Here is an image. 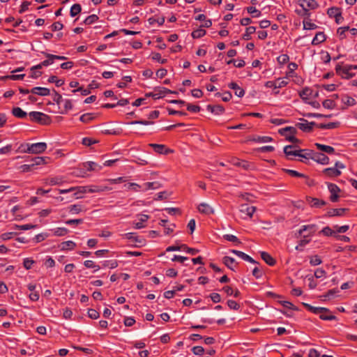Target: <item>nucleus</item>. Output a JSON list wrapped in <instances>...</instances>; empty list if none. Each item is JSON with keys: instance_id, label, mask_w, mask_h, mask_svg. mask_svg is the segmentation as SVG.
Masks as SVG:
<instances>
[{"instance_id": "5701e85b", "label": "nucleus", "mask_w": 357, "mask_h": 357, "mask_svg": "<svg viewBox=\"0 0 357 357\" xmlns=\"http://www.w3.org/2000/svg\"><path fill=\"white\" fill-rule=\"evenodd\" d=\"M326 39V35L324 32H318L316 33L315 36L314 37L312 45H319L323 42H324Z\"/></svg>"}, {"instance_id": "a878e982", "label": "nucleus", "mask_w": 357, "mask_h": 357, "mask_svg": "<svg viewBox=\"0 0 357 357\" xmlns=\"http://www.w3.org/2000/svg\"><path fill=\"white\" fill-rule=\"evenodd\" d=\"M315 146L319 151L327 153L328 154L335 153V149L331 146L324 145L319 143H316Z\"/></svg>"}, {"instance_id": "774afa93", "label": "nucleus", "mask_w": 357, "mask_h": 357, "mask_svg": "<svg viewBox=\"0 0 357 357\" xmlns=\"http://www.w3.org/2000/svg\"><path fill=\"white\" fill-rule=\"evenodd\" d=\"M88 316L92 319H97L100 317V314L94 309H89L88 310Z\"/></svg>"}, {"instance_id": "bb28decb", "label": "nucleus", "mask_w": 357, "mask_h": 357, "mask_svg": "<svg viewBox=\"0 0 357 357\" xmlns=\"http://www.w3.org/2000/svg\"><path fill=\"white\" fill-rule=\"evenodd\" d=\"M96 118V114L93 113H86L82 114L79 117L80 121H82L84 123H89L93 120H94Z\"/></svg>"}, {"instance_id": "dca6fc26", "label": "nucleus", "mask_w": 357, "mask_h": 357, "mask_svg": "<svg viewBox=\"0 0 357 357\" xmlns=\"http://www.w3.org/2000/svg\"><path fill=\"white\" fill-rule=\"evenodd\" d=\"M198 211L205 215H211L214 213L213 208L206 203H201L198 206Z\"/></svg>"}, {"instance_id": "2eb2a0df", "label": "nucleus", "mask_w": 357, "mask_h": 357, "mask_svg": "<svg viewBox=\"0 0 357 357\" xmlns=\"http://www.w3.org/2000/svg\"><path fill=\"white\" fill-rule=\"evenodd\" d=\"M31 93H32L33 94H37V95L41 96H47L50 94V91L47 88L36 86V87H33L31 90Z\"/></svg>"}, {"instance_id": "e2e57ef3", "label": "nucleus", "mask_w": 357, "mask_h": 357, "mask_svg": "<svg viewBox=\"0 0 357 357\" xmlns=\"http://www.w3.org/2000/svg\"><path fill=\"white\" fill-rule=\"evenodd\" d=\"M187 110L193 113H197L201 110V107L198 105H194L190 103H187Z\"/></svg>"}, {"instance_id": "f03ea898", "label": "nucleus", "mask_w": 357, "mask_h": 357, "mask_svg": "<svg viewBox=\"0 0 357 357\" xmlns=\"http://www.w3.org/2000/svg\"><path fill=\"white\" fill-rule=\"evenodd\" d=\"M350 67H351V65H346L342 67L341 65L338 63L335 67V72L337 75L341 76L342 78L349 79L355 75V73H351L353 68Z\"/></svg>"}, {"instance_id": "ddd939ff", "label": "nucleus", "mask_w": 357, "mask_h": 357, "mask_svg": "<svg viewBox=\"0 0 357 357\" xmlns=\"http://www.w3.org/2000/svg\"><path fill=\"white\" fill-rule=\"evenodd\" d=\"M317 226L316 225H303L302 227L299 229L298 231V236H302L303 233L305 231H309V234L307 236H312L313 235L316 231Z\"/></svg>"}, {"instance_id": "bf43d9fd", "label": "nucleus", "mask_w": 357, "mask_h": 357, "mask_svg": "<svg viewBox=\"0 0 357 357\" xmlns=\"http://www.w3.org/2000/svg\"><path fill=\"white\" fill-rule=\"evenodd\" d=\"M43 54L47 58V59L42 62V65H43V66H47L54 62V59L50 57L53 56V54L45 52H43Z\"/></svg>"}, {"instance_id": "49530a36", "label": "nucleus", "mask_w": 357, "mask_h": 357, "mask_svg": "<svg viewBox=\"0 0 357 357\" xmlns=\"http://www.w3.org/2000/svg\"><path fill=\"white\" fill-rule=\"evenodd\" d=\"M342 101L347 106H353L356 104L355 99L348 96H343Z\"/></svg>"}, {"instance_id": "052dcab7", "label": "nucleus", "mask_w": 357, "mask_h": 357, "mask_svg": "<svg viewBox=\"0 0 357 357\" xmlns=\"http://www.w3.org/2000/svg\"><path fill=\"white\" fill-rule=\"evenodd\" d=\"M181 247H182L183 250L185 251L186 252H188L192 255H195L197 253L199 252V250L195 249V248H188L185 244H182Z\"/></svg>"}, {"instance_id": "0e129e2a", "label": "nucleus", "mask_w": 357, "mask_h": 357, "mask_svg": "<svg viewBox=\"0 0 357 357\" xmlns=\"http://www.w3.org/2000/svg\"><path fill=\"white\" fill-rule=\"evenodd\" d=\"M223 238L228 241H231V242H234V243H241V241H239V239L236 236L232 235V234H225L223 236Z\"/></svg>"}, {"instance_id": "f8f14e48", "label": "nucleus", "mask_w": 357, "mask_h": 357, "mask_svg": "<svg viewBox=\"0 0 357 357\" xmlns=\"http://www.w3.org/2000/svg\"><path fill=\"white\" fill-rule=\"evenodd\" d=\"M306 199L312 207L321 208L326 204V202L324 200L319 199L318 198L307 197Z\"/></svg>"}, {"instance_id": "69168bd1", "label": "nucleus", "mask_w": 357, "mask_h": 357, "mask_svg": "<svg viewBox=\"0 0 357 357\" xmlns=\"http://www.w3.org/2000/svg\"><path fill=\"white\" fill-rule=\"evenodd\" d=\"M68 230L66 228L59 227L54 231V235L56 236H63L68 233Z\"/></svg>"}, {"instance_id": "79ce46f5", "label": "nucleus", "mask_w": 357, "mask_h": 357, "mask_svg": "<svg viewBox=\"0 0 357 357\" xmlns=\"http://www.w3.org/2000/svg\"><path fill=\"white\" fill-rule=\"evenodd\" d=\"M122 236L124 238L129 239V240H132L134 242L139 243H142V240H140L139 238V237L136 236L135 233H132V232L126 233V234H123Z\"/></svg>"}, {"instance_id": "1a4fd4ad", "label": "nucleus", "mask_w": 357, "mask_h": 357, "mask_svg": "<svg viewBox=\"0 0 357 357\" xmlns=\"http://www.w3.org/2000/svg\"><path fill=\"white\" fill-rule=\"evenodd\" d=\"M164 87H162V86L155 87L154 92L146 93L145 94V96L146 97H152L155 100L162 98L167 94L162 90H161Z\"/></svg>"}, {"instance_id": "13d9d810", "label": "nucleus", "mask_w": 357, "mask_h": 357, "mask_svg": "<svg viewBox=\"0 0 357 357\" xmlns=\"http://www.w3.org/2000/svg\"><path fill=\"white\" fill-rule=\"evenodd\" d=\"M303 29H304L312 30V29H315L317 28V26L315 24L311 22L310 21H307V20H304L303 21Z\"/></svg>"}, {"instance_id": "9b49d317", "label": "nucleus", "mask_w": 357, "mask_h": 357, "mask_svg": "<svg viewBox=\"0 0 357 357\" xmlns=\"http://www.w3.org/2000/svg\"><path fill=\"white\" fill-rule=\"evenodd\" d=\"M149 146L153 149L155 152L160 154L167 155L169 153L172 152V150L167 149L166 146L163 144H150Z\"/></svg>"}, {"instance_id": "a19ab883", "label": "nucleus", "mask_w": 357, "mask_h": 357, "mask_svg": "<svg viewBox=\"0 0 357 357\" xmlns=\"http://www.w3.org/2000/svg\"><path fill=\"white\" fill-rule=\"evenodd\" d=\"M246 10L248 13L252 15V17H259L261 15V11L256 9L255 6H248L246 8Z\"/></svg>"}, {"instance_id": "f257e3e1", "label": "nucleus", "mask_w": 357, "mask_h": 357, "mask_svg": "<svg viewBox=\"0 0 357 357\" xmlns=\"http://www.w3.org/2000/svg\"><path fill=\"white\" fill-rule=\"evenodd\" d=\"M29 115L31 121L41 125H50L52 122L50 116L40 112H31Z\"/></svg>"}, {"instance_id": "09e8293b", "label": "nucleus", "mask_w": 357, "mask_h": 357, "mask_svg": "<svg viewBox=\"0 0 357 357\" xmlns=\"http://www.w3.org/2000/svg\"><path fill=\"white\" fill-rule=\"evenodd\" d=\"M24 76H25L24 74L11 75L4 76L1 79H3V80H6V79L21 80V79H24Z\"/></svg>"}, {"instance_id": "412c9836", "label": "nucleus", "mask_w": 357, "mask_h": 357, "mask_svg": "<svg viewBox=\"0 0 357 357\" xmlns=\"http://www.w3.org/2000/svg\"><path fill=\"white\" fill-rule=\"evenodd\" d=\"M83 167L88 171H99L102 167L94 162H86L82 164Z\"/></svg>"}, {"instance_id": "603ef678", "label": "nucleus", "mask_w": 357, "mask_h": 357, "mask_svg": "<svg viewBox=\"0 0 357 357\" xmlns=\"http://www.w3.org/2000/svg\"><path fill=\"white\" fill-rule=\"evenodd\" d=\"M98 19L99 17H98V15H91L84 20V23L85 24L89 25L98 21Z\"/></svg>"}, {"instance_id": "4468645a", "label": "nucleus", "mask_w": 357, "mask_h": 357, "mask_svg": "<svg viewBox=\"0 0 357 357\" xmlns=\"http://www.w3.org/2000/svg\"><path fill=\"white\" fill-rule=\"evenodd\" d=\"M299 6L301 7V10L296 9L295 12L298 15H300L301 17H304V20H309L310 16V13L309 11V9L307 8L303 3H300Z\"/></svg>"}, {"instance_id": "c03bdc74", "label": "nucleus", "mask_w": 357, "mask_h": 357, "mask_svg": "<svg viewBox=\"0 0 357 357\" xmlns=\"http://www.w3.org/2000/svg\"><path fill=\"white\" fill-rule=\"evenodd\" d=\"M82 10V7L79 4L75 3L70 8V14L72 17H75L78 15Z\"/></svg>"}, {"instance_id": "c756f323", "label": "nucleus", "mask_w": 357, "mask_h": 357, "mask_svg": "<svg viewBox=\"0 0 357 357\" xmlns=\"http://www.w3.org/2000/svg\"><path fill=\"white\" fill-rule=\"evenodd\" d=\"M319 128L321 129H334L338 127V122H331L328 123H319L316 125Z\"/></svg>"}, {"instance_id": "b1692460", "label": "nucleus", "mask_w": 357, "mask_h": 357, "mask_svg": "<svg viewBox=\"0 0 357 357\" xmlns=\"http://www.w3.org/2000/svg\"><path fill=\"white\" fill-rule=\"evenodd\" d=\"M229 87L235 91V95L238 97H243L245 94V91L241 88L236 82H231L229 84Z\"/></svg>"}, {"instance_id": "7c9ffc66", "label": "nucleus", "mask_w": 357, "mask_h": 357, "mask_svg": "<svg viewBox=\"0 0 357 357\" xmlns=\"http://www.w3.org/2000/svg\"><path fill=\"white\" fill-rule=\"evenodd\" d=\"M288 132L291 135H295L297 132L296 128L291 127V126H288V127H285L284 128H281L278 131V132L282 136H286V133H287Z\"/></svg>"}, {"instance_id": "c85d7f7f", "label": "nucleus", "mask_w": 357, "mask_h": 357, "mask_svg": "<svg viewBox=\"0 0 357 357\" xmlns=\"http://www.w3.org/2000/svg\"><path fill=\"white\" fill-rule=\"evenodd\" d=\"M76 246L75 243L72 241H64L61 243L60 248L61 250H73Z\"/></svg>"}, {"instance_id": "2f4dec72", "label": "nucleus", "mask_w": 357, "mask_h": 357, "mask_svg": "<svg viewBox=\"0 0 357 357\" xmlns=\"http://www.w3.org/2000/svg\"><path fill=\"white\" fill-rule=\"evenodd\" d=\"M282 171L293 177L307 178V176L306 175H305L302 173H300L296 170H292V169H282Z\"/></svg>"}, {"instance_id": "3c124183", "label": "nucleus", "mask_w": 357, "mask_h": 357, "mask_svg": "<svg viewBox=\"0 0 357 357\" xmlns=\"http://www.w3.org/2000/svg\"><path fill=\"white\" fill-rule=\"evenodd\" d=\"M322 105L324 108L326 109H334L335 107V103L333 100L326 99L323 101Z\"/></svg>"}, {"instance_id": "a211bd4d", "label": "nucleus", "mask_w": 357, "mask_h": 357, "mask_svg": "<svg viewBox=\"0 0 357 357\" xmlns=\"http://www.w3.org/2000/svg\"><path fill=\"white\" fill-rule=\"evenodd\" d=\"M206 108H207V110H208L211 112L214 113L217 115L222 114L225 112L224 107L220 105H208Z\"/></svg>"}, {"instance_id": "393cba45", "label": "nucleus", "mask_w": 357, "mask_h": 357, "mask_svg": "<svg viewBox=\"0 0 357 357\" xmlns=\"http://www.w3.org/2000/svg\"><path fill=\"white\" fill-rule=\"evenodd\" d=\"M300 155L299 157L308 160L312 159L314 155V151L310 149H299Z\"/></svg>"}, {"instance_id": "e433bc0d", "label": "nucleus", "mask_w": 357, "mask_h": 357, "mask_svg": "<svg viewBox=\"0 0 357 357\" xmlns=\"http://www.w3.org/2000/svg\"><path fill=\"white\" fill-rule=\"evenodd\" d=\"M341 13V9L337 7H331L328 9L327 14L330 17H335V16L337 15V17H340V13Z\"/></svg>"}, {"instance_id": "4c0bfd02", "label": "nucleus", "mask_w": 357, "mask_h": 357, "mask_svg": "<svg viewBox=\"0 0 357 357\" xmlns=\"http://www.w3.org/2000/svg\"><path fill=\"white\" fill-rule=\"evenodd\" d=\"M251 140L255 142L266 143L272 142L273 138L268 136H257L256 137L252 138Z\"/></svg>"}, {"instance_id": "4be33fe9", "label": "nucleus", "mask_w": 357, "mask_h": 357, "mask_svg": "<svg viewBox=\"0 0 357 357\" xmlns=\"http://www.w3.org/2000/svg\"><path fill=\"white\" fill-rule=\"evenodd\" d=\"M347 209L346 208H332L329 210L326 214V217H333V216H342L344 213Z\"/></svg>"}, {"instance_id": "8fccbe9b", "label": "nucleus", "mask_w": 357, "mask_h": 357, "mask_svg": "<svg viewBox=\"0 0 357 357\" xmlns=\"http://www.w3.org/2000/svg\"><path fill=\"white\" fill-rule=\"evenodd\" d=\"M106 190H108L107 187H100L98 185H92L89 187L88 192H103Z\"/></svg>"}, {"instance_id": "58836bf2", "label": "nucleus", "mask_w": 357, "mask_h": 357, "mask_svg": "<svg viewBox=\"0 0 357 357\" xmlns=\"http://www.w3.org/2000/svg\"><path fill=\"white\" fill-rule=\"evenodd\" d=\"M300 1L305 2L308 9L315 10L319 7V3L315 0H301Z\"/></svg>"}, {"instance_id": "72a5a7b5", "label": "nucleus", "mask_w": 357, "mask_h": 357, "mask_svg": "<svg viewBox=\"0 0 357 357\" xmlns=\"http://www.w3.org/2000/svg\"><path fill=\"white\" fill-rule=\"evenodd\" d=\"M139 222L135 223V228L136 229H142L145 227V225L143 224L144 222H146L149 218V215H140Z\"/></svg>"}, {"instance_id": "39448f33", "label": "nucleus", "mask_w": 357, "mask_h": 357, "mask_svg": "<svg viewBox=\"0 0 357 357\" xmlns=\"http://www.w3.org/2000/svg\"><path fill=\"white\" fill-rule=\"evenodd\" d=\"M300 121L303 122L296 123V126L300 130H301L303 132H311L313 130V126L316 125L315 122H308L307 120L304 119H301Z\"/></svg>"}, {"instance_id": "aec40b11", "label": "nucleus", "mask_w": 357, "mask_h": 357, "mask_svg": "<svg viewBox=\"0 0 357 357\" xmlns=\"http://www.w3.org/2000/svg\"><path fill=\"white\" fill-rule=\"evenodd\" d=\"M261 257L269 266H274L276 263L275 259L266 252H261Z\"/></svg>"}, {"instance_id": "680f3d73", "label": "nucleus", "mask_w": 357, "mask_h": 357, "mask_svg": "<svg viewBox=\"0 0 357 357\" xmlns=\"http://www.w3.org/2000/svg\"><path fill=\"white\" fill-rule=\"evenodd\" d=\"M82 144L86 146H90L92 144L98 143V141L90 137H84L82 139Z\"/></svg>"}, {"instance_id": "0eeeda50", "label": "nucleus", "mask_w": 357, "mask_h": 357, "mask_svg": "<svg viewBox=\"0 0 357 357\" xmlns=\"http://www.w3.org/2000/svg\"><path fill=\"white\" fill-rule=\"evenodd\" d=\"M255 211V206H250L248 204H243L240 206L239 211L245 214L246 217L252 218Z\"/></svg>"}, {"instance_id": "ea45409f", "label": "nucleus", "mask_w": 357, "mask_h": 357, "mask_svg": "<svg viewBox=\"0 0 357 357\" xmlns=\"http://www.w3.org/2000/svg\"><path fill=\"white\" fill-rule=\"evenodd\" d=\"M48 82L50 83H55L57 87L61 86L64 84V80L61 79H58V77L55 75H52L48 79Z\"/></svg>"}, {"instance_id": "473e14b6", "label": "nucleus", "mask_w": 357, "mask_h": 357, "mask_svg": "<svg viewBox=\"0 0 357 357\" xmlns=\"http://www.w3.org/2000/svg\"><path fill=\"white\" fill-rule=\"evenodd\" d=\"M256 31V28L253 26H250L246 28L245 33L243 35L242 38L245 40H249L251 39V34L254 33Z\"/></svg>"}, {"instance_id": "cd10ccee", "label": "nucleus", "mask_w": 357, "mask_h": 357, "mask_svg": "<svg viewBox=\"0 0 357 357\" xmlns=\"http://www.w3.org/2000/svg\"><path fill=\"white\" fill-rule=\"evenodd\" d=\"M12 114L14 116L19 119H24L27 116V113L23 111L20 107H13L12 109Z\"/></svg>"}, {"instance_id": "20e7f679", "label": "nucleus", "mask_w": 357, "mask_h": 357, "mask_svg": "<svg viewBox=\"0 0 357 357\" xmlns=\"http://www.w3.org/2000/svg\"><path fill=\"white\" fill-rule=\"evenodd\" d=\"M47 149V144L45 142H38L30 144V148H27L29 153L40 154L43 153Z\"/></svg>"}, {"instance_id": "338daca9", "label": "nucleus", "mask_w": 357, "mask_h": 357, "mask_svg": "<svg viewBox=\"0 0 357 357\" xmlns=\"http://www.w3.org/2000/svg\"><path fill=\"white\" fill-rule=\"evenodd\" d=\"M322 263L321 259L318 255H314L310 258V264L312 266H317Z\"/></svg>"}, {"instance_id": "7ed1b4c3", "label": "nucleus", "mask_w": 357, "mask_h": 357, "mask_svg": "<svg viewBox=\"0 0 357 357\" xmlns=\"http://www.w3.org/2000/svg\"><path fill=\"white\" fill-rule=\"evenodd\" d=\"M298 146L296 144L287 145L284 147V153L288 160H293L295 156L300 155Z\"/></svg>"}, {"instance_id": "6e6552de", "label": "nucleus", "mask_w": 357, "mask_h": 357, "mask_svg": "<svg viewBox=\"0 0 357 357\" xmlns=\"http://www.w3.org/2000/svg\"><path fill=\"white\" fill-rule=\"evenodd\" d=\"M302 304L308 311H310L315 314H321L322 312H327V313L330 312L329 309L326 308V307H314V306H312L311 305H310L308 303H303Z\"/></svg>"}, {"instance_id": "4d7b16f0", "label": "nucleus", "mask_w": 357, "mask_h": 357, "mask_svg": "<svg viewBox=\"0 0 357 357\" xmlns=\"http://www.w3.org/2000/svg\"><path fill=\"white\" fill-rule=\"evenodd\" d=\"M104 267H109L110 268H114L118 266V261L115 259L107 260L103 263Z\"/></svg>"}, {"instance_id": "de8ad7c7", "label": "nucleus", "mask_w": 357, "mask_h": 357, "mask_svg": "<svg viewBox=\"0 0 357 357\" xmlns=\"http://www.w3.org/2000/svg\"><path fill=\"white\" fill-rule=\"evenodd\" d=\"M165 17H161L158 18H155L154 17H150L148 20V22L150 24H153L155 23H158L160 26L162 25L165 22Z\"/></svg>"}, {"instance_id": "9d476101", "label": "nucleus", "mask_w": 357, "mask_h": 357, "mask_svg": "<svg viewBox=\"0 0 357 357\" xmlns=\"http://www.w3.org/2000/svg\"><path fill=\"white\" fill-rule=\"evenodd\" d=\"M312 160L321 165L329 163V158L322 153L314 152Z\"/></svg>"}, {"instance_id": "6ab92c4d", "label": "nucleus", "mask_w": 357, "mask_h": 357, "mask_svg": "<svg viewBox=\"0 0 357 357\" xmlns=\"http://www.w3.org/2000/svg\"><path fill=\"white\" fill-rule=\"evenodd\" d=\"M222 260H223V263L227 268H229L231 271H234V267H236V266L237 265V263L234 258H232L231 257L225 256L223 257Z\"/></svg>"}, {"instance_id": "864d4df0", "label": "nucleus", "mask_w": 357, "mask_h": 357, "mask_svg": "<svg viewBox=\"0 0 357 357\" xmlns=\"http://www.w3.org/2000/svg\"><path fill=\"white\" fill-rule=\"evenodd\" d=\"M145 185V190H149V189H158L161 187V184L158 182H148L144 184Z\"/></svg>"}, {"instance_id": "37998d69", "label": "nucleus", "mask_w": 357, "mask_h": 357, "mask_svg": "<svg viewBox=\"0 0 357 357\" xmlns=\"http://www.w3.org/2000/svg\"><path fill=\"white\" fill-rule=\"evenodd\" d=\"M206 33V31L204 29L199 28L197 30L193 31L191 33V36L193 38H200L202 36H204Z\"/></svg>"}, {"instance_id": "c9c22d12", "label": "nucleus", "mask_w": 357, "mask_h": 357, "mask_svg": "<svg viewBox=\"0 0 357 357\" xmlns=\"http://www.w3.org/2000/svg\"><path fill=\"white\" fill-rule=\"evenodd\" d=\"M47 159H50L49 158H47V157H40V156H37V157H35L33 158H32L31 161V165H33V167L36 166V165H42V164H45L47 162H46V160Z\"/></svg>"}, {"instance_id": "a18cd8bd", "label": "nucleus", "mask_w": 357, "mask_h": 357, "mask_svg": "<svg viewBox=\"0 0 357 357\" xmlns=\"http://www.w3.org/2000/svg\"><path fill=\"white\" fill-rule=\"evenodd\" d=\"M313 93V90L310 88L305 87L303 89L301 93H300V96L304 99L307 98L309 96H312Z\"/></svg>"}, {"instance_id": "f704fd0d", "label": "nucleus", "mask_w": 357, "mask_h": 357, "mask_svg": "<svg viewBox=\"0 0 357 357\" xmlns=\"http://www.w3.org/2000/svg\"><path fill=\"white\" fill-rule=\"evenodd\" d=\"M82 211V206L80 204H73L68 207V211L71 214H78Z\"/></svg>"}, {"instance_id": "423d86ee", "label": "nucleus", "mask_w": 357, "mask_h": 357, "mask_svg": "<svg viewBox=\"0 0 357 357\" xmlns=\"http://www.w3.org/2000/svg\"><path fill=\"white\" fill-rule=\"evenodd\" d=\"M328 188L331 192L330 200L332 202H337L339 199L338 192H340V188L335 184L328 183Z\"/></svg>"}, {"instance_id": "f3484780", "label": "nucleus", "mask_w": 357, "mask_h": 357, "mask_svg": "<svg viewBox=\"0 0 357 357\" xmlns=\"http://www.w3.org/2000/svg\"><path fill=\"white\" fill-rule=\"evenodd\" d=\"M323 173L328 177H337L341 174L340 170L335 167L326 168Z\"/></svg>"}, {"instance_id": "6e6d98bb", "label": "nucleus", "mask_w": 357, "mask_h": 357, "mask_svg": "<svg viewBox=\"0 0 357 357\" xmlns=\"http://www.w3.org/2000/svg\"><path fill=\"white\" fill-rule=\"evenodd\" d=\"M349 29V26L339 27L337 30V33L339 35L340 40L346 38L345 32Z\"/></svg>"}, {"instance_id": "5fc2aeb1", "label": "nucleus", "mask_w": 357, "mask_h": 357, "mask_svg": "<svg viewBox=\"0 0 357 357\" xmlns=\"http://www.w3.org/2000/svg\"><path fill=\"white\" fill-rule=\"evenodd\" d=\"M151 58L153 60L157 61L162 64L166 63L167 60L166 59H162L160 53L154 52L151 54Z\"/></svg>"}]
</instances>
